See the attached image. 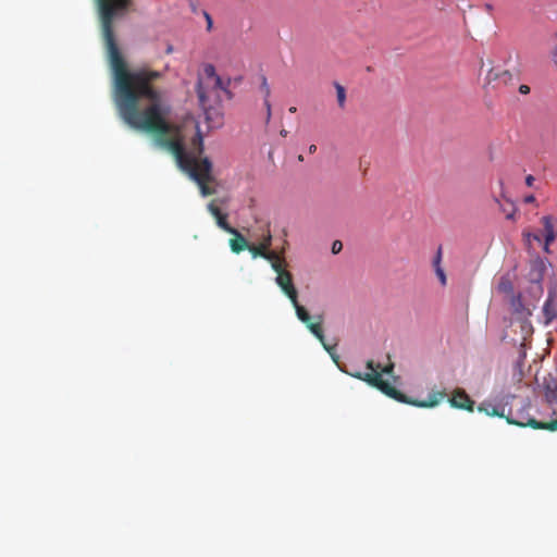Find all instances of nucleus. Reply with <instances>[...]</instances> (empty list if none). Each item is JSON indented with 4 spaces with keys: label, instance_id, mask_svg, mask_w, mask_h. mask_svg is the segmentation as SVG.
Returning a JSON list of instances; mask_svg holds the SVG:
<instances>
[{
    "label": "nucleus",
    "instance_id": "obj_1",
    "mask_svg": "<svg viewBox=\"0 0 557 557\" xmlns=\"http://www.w3.org/2000/svg\"><path fill=\"white\" fill-rule=\"evenodd\" d=\"M115 62L114 99L122 120L132 128L154 135L157 141L175 157L180 168L197 183L201 196L215 194L216 190L209 186L214 182L212 162L207 157L201 158L202 137L198 134L194 140L197 149L185 150L178 126L169 120L171 108L161 102L160 92L151 85L162 73L149 69L126 73L119 59L115 58Z\"/></svg>",
    "mask_w": 557,
    "mask_h": 557
},
{
    "label": "nucleus",
    "instance_id": "obj_2",
    "mask_svg": "<svg viewBox=\"0 0 557 557\" xmlns=\"http://www.w3.org/2000/svg\"><path fill=\"white\" fill-rule=\"evenodd\" d=\"M95 4L113 78H116L115 57L121 62L124 72L134 73V70L131 71L127 67V64L117 47L113 27L114 20L123 16L128 11L132 0H95Z\"/></svg>",
    "mask_w": 557,
    "mask_h": 557
},
{
    "label": "nucleus",
    "instance_id": "obj_3",
    "mask_svg": "<svg viewBox=\"0 0 557 557\" xmlns=\"http://www.w3.org/2000/svg\"><path fill=\"white\" fill-rule=\"evenodd\" d=\"M366 367L368 370H370V372L363 373L358 371L355 373H349V375L368 383L370 386L377 388L386 396L399 403L412 405L416 407L431 408L438 405L440 401L446 396L444 392H436L430 394L426 400H412L397 388L392 386L387 381L383 380V374L392 375L394 372V363L392 361L385 366H382L380 363H375L373 360H368Z\"/></svg>",
    "mask_w": 557,
    "mask_h": 557
},
{
    "label": "nucleus",
    "instance_id": "obj_4",
    "mask_svg": "<svg viewBox=\"0 0 557 557\" xmlns=\"http://www.w3.org/2000/svg\"><path fill=\"white\" fill-rule=\"evenodd\" d=\"M478 410L480 412H484L490 417H500L505 418L509 424L518 425V426H530L536 430H547V431H556L557 430V419L552 420L549 422H540L534 418H527L525 420H516L505 414V407H498L493 405L492 403H482Z\"/></svg>",
    "mask_w": 557,
    "mask_h": 557
},
{
    "label": "nucleus",
    "instance_id": "obj_5",
    "mask_svg": "<svg viewBox=\"0 0 557 557\" xmlns=\"http://www.w3.org/2000/svg\"><path fill=\"white\" fill-rule=\"evenodd\" d=\"M292 304L295 308L297 318L302 323L306 324L308 330L319 339V342L322 344L324 349L332 356L333 360L336 362L337 356L333 352L335 347L329 346L325 342V337H324V333H323V329H322L323 317L321 314L317 315L315 317L317 322H312L309 312L306 310L305 307H302L298 302V298H296V302H292Z\"/></svg>",
    "mask_w": 557,
    "mask_h": 557
},
{
    "label": "nucleus",
    "instance_id": "obj_6",
    "mask_svg": "<svg viewBox=\"0 0 557 557\" xmlns=\"http://www.w3.org/2000/svg\"><path fill=\"white\" fill-rule=\"evenodd\" d=\"M275 282L282 292L288 297L290 302H296V298H298V292L293 283L292 273L289 271L280 273V276H276L275 278Z\"/></svg>",
    "mask_w": 557,
    "mask_h": 557
},
{
    "label": "nucleus",
    "instance_id": "obj_7",
    "mask_svg": "<svg viewBox=\"0 0 557 557\" xmlns=\"http://www.w3.org/2000/svg\"><path fill=\"white\" fill-rule=\"evenodd\" d=\"M449 403L453 407L463 409L472 412L474 409V401L463 389H456L453 396L449 398Z\"/></svg>",
    "mask_w": 557,
    "mask_h": 557
},
{
    "label": "nucleus",
    "instance_id": "obj_8",
    "mask_svg": "<svg viewBox=\"0 0 557 557\" xmlns=\"http://www.w3.org/2000/svg\"><path fill=\"white\" fill-rule=\"evenodd\" d=\"M544 230V238L547 244H553L557 238V215H544L541 218Z\"/></svg>",
    "mask_w": 557,
    "mask_h": 557
},
{
    "label": "nucleus",
    "instance_id": "obj_9",
    "mask_svg": "<svg viewBox=\"0 0 557 557\" xmlns=\"http://www.w3.org/2000/svg\"><path fill=\"white\" fill-rule=\"evenodd\" d=\"M216 200H211L208 203V211L215 219V222L220 228L225 232H233V226H231L227 222V214L223 213L220 208L215 205Z\"/></svg>",
    "mask_w": 557,
    "mask_h": 557
},
{
    "label": "nucleus",
    "instance_id": "obj_10",
    "mask_svg": "<svg viewBox=\"0 0 557 557\" xmlns=\"http://www.w3.org/2000/svg\"><path fill=\"white\" fill-rule=\"evenodd\" d=\"M196 90H197V96H198L200 107L202 108V110L205 112L206 119L208 121H210L212 119L213 114L218 115V112L209 106L208 94H207V90L205 89V86L201 81H199L197 83Z\"/></svg>",
    "mask_w": 557,
    "mask_h": 557
},
{
    "label": "nucleus",
    "instance_id": "obj_11",
    "mask_svg": "<svg viewBox=\"0 0 557 557\" xmlns=\"http://www.w3.org/2000/svg\"><path fill=\"white\" fill-rule=\"evenodd\" d=\"M203 75L212 85L213 89H222L224 91H227L226 86L223 85L222 78L216 74L215 67L212 64L205 65Z\"/></svg>",
    "mask_w": 557,
    "mask_h": 557
},
{
    "label": "nucleus",
    "instance_id": "obj_12",
    "mask_svg": "<svg viewBox=\"0 0 557 557\" xmlns=\"http://www.w3.org/2000/svg\"><path fill=\"white\" fill-rule=\"evenodd\" d=\"M228 233L233 235V238L230 239V247L234 253H239L247 249V239L236 228L233 227V232Z\"/></svg>",
    "mask_w": 557,
    "mask_h": 557
},
{
    "label": "nucleus",
    "instance_id": "obj_13",
    "mask_svg": "<svg viewBox=\"0 0 557 557\" xmlns=\"http://www.w3.org/2000/svg\"><path fill=\"white\" fill-rule=\"evenodd\" d=\"M260 90H261V92L263 95L264 107L267 109V123H269V121L271 119V103H270V100H269L270 95H271V89H270V86L268 84V81H267L265 76L261 77Z\"/></svg>",
    "mask_w": 557,
    "mask_h": 557
},
{
    "label": "nucleus",
    "instance_id": "obj_14",
    "mask_svg": "<svg viewBox=\"0 0 557 557\" xmlns=\"http://www.w3.org/2000/svg\"><path fill=\"white\" fill-rule=\"evenodd\" d=\"M545 397L549 404H557V380L546 384Z\"/></svg>",
    "mask_w": 557,
    "mask_h": 557
},
{
    "label": "nucleus",
    "instance_id": "obj_15",
    "mask_svg": "<svg viewBox=\"0 0 557 557\" xmlns=\"http://www.w3.org/2000/svg\"><path fill=\"white\" fill-rule=\"evenodd\" d=\"M487 77L488 81L502 79L505 84L512 79V75L509 71L496 72L494 70H491L488 72Z\"/></svg>",
    "mask_w": 557,
    "mask_h": 557
},
{
    "label": "nucleus",
    "instance_id": "obj_16",
    "mask_svg": "<svg viewBox=\"0 0 557 557\" xmlns=\"http://www.w3.org/2000/svg\"><path fill=\"white\" fill-rule=\"evenodd\" d=\"M334 87L336 89V98H337L338 107L343 109V108H345V103H346V89L339 83H334Z\"/></svg>",
    "mask_w": 557,
    "mask_h": 557
},
{
    "label": "nucleus",
    "instance_id": "obj_17",
    "mask_svg": "<svg viewBox=\"0 0 557 557\" xmlns=\"http://www.w3.org/2000/svg\"><path fill=\"white\" fill-rule=\"evenodd\" d=\"M247 249L251 252L253 258L261 257L264 258L265 251H267V245H249Z\"/></svg>",
    "mask_w": 557,
    "mask_h": 557
},
{
    "label": "nucleus",
    "instance_id": "obj_18",
    "mask_svg": "<svg viewBox=\"0 0 557 557\" xmlns=\"http://www.w3.org/2000/svg\"><path fill=\"white\" fill-rule=\"evenodd\" d=\"M522 236H523V239H524V244L528 246V247H531V242L532 240H535V242H541V236L537 235V234H534V233H531L529 231H524L522 233Z\"/></svg>",
    "mask_w": 557,
    "mask_h": 557
},
{
    "label": "nucleus",
    "instance_id": "obj_19",
    "mask_svg": "<svg viewBox=\"0 0 557 557\" xmlns=\"http://www.w3.org/2000/svg\"><path fill=\"white\" fill-rule=\"evenodd\" d=\"M544 313H545L547 322H550L556 317V312H555L554 308L552 307V304L549 300H547L544 305Z\"/></svg>",
    "mask_w": 557,
    "mask_h": 557
},
{
    "label": "nucleus",
    "instance_id": "obj_20",
    "mask_svg": "<svg viewBox=\"0 0 557 557\" xmlns=\"http://www.w3.org/2000/svg\"><path fill=\"white\" fill-rule=\"evenodd\" d=\"M285 265H286V262H285L284 258L271 263V267L277 273V276H280V273L287 272V270H285Z\"/></svg>",
    "mask_w": 557,
    "mask_h": 557
},
{
    "label": "nucleus",
    "instance_id": "obj_21",
    "mask_svg": "<svg viewBox=\"0 0 557 557\" xmlns=\"http://www.w3.org/2000/svg\"><path fill=\"white\" fill-rule=\"evenodd\" d=\"M265 260L270 261L271 263L275 262V261H278L281 259H283V257H281L277 252L275 251H271L270 249H267L265 251V255H264V258Z\"/></svg>",
    "mask_w": 557,
    "mask_h": 557
},
{
    "label": "nucleus",
    "instance_id": "obj_22",
    "mask_svg": "<svg viewBox=\"0 0 557 557\" xmlns=\"http://www.w3.org/2000/svg\"><path fill=\"white\" fill-rule=\"evenodd\" d=\"M509 209L508 208H505V207H502V210L503 212L506 213V219L508 220H513L515 219V214H516V208L512 203H509Z\"/></svg>",
    "mask_w": 557,
    "mask_h": 557
},
{
    "label": "nucleus",
    "instance_id": "obj_23",
    "mask_svg": "<svg viewBox=\"0 0 557 557\" xmlns=\"http://www.w3.org/2000/svg\"><path fill=\"white\" fill-rule=\"evenodd\" d=\"M261 245H267V249H270L272 244V235L270 230L268 228L265 234L262 237V240L260 242Z\"/></svg>",
    "mask_w": 557,
    "mask_h": 557
},
{
    "label": "nucleus",
    "instance_id": "obj_24",
    "mask_svg": "<svg viewBox=\"0 0 557 557\" xmlns=\"http://www.w3.org/2000/svg\"><path fill=\"white\" fill-rule=\"evenodd\" d=\"M435 273H436V276L438 277L441 284L443 286H445L446 282H447V278H446V274H445L443 268L442 267H437V269H435Z\"/></svg>",
    "mask_w": 557,
    "mask_h": 557
},
{
    "label": "nucleus",
    "instance_id": "obj_25",
    "mask_svg": "<svg viewBox=\"0 0 557 557\" xmlns=\"http://www.w3.org/2000/svg\"><path fill=\"white\" fill-rule=\"evenodd\" d=\"M499 289L505 292V293H508L511 290V283L508 281V280H502V282L499 283Z\"/></svg>",
    "mask_w": 557,
    "mask_h": 557
},
{
    "label": "nucleus",
    "instance_id": "obj_26",
    "mask_svg": "<svg viewBox=\"0 0 557 557\" xmlns=\"http://www.w3.org/2000/svg\"><path fill=\"white\" fill-rule=\"evenodd\" d=\"M441 261H442V248L440 247L437 249L436 256L433 260L434 270L437 269V267H441Z\"/></svg>",
    "mask_w": 557,
    "mask_h": 557
},
{
    "label": "nucleus",
    "instance_id": "obj_27",
    "mask_svg": "<svg viewBox=\"0 0 557 557\" xmlns=\"http://www.w3.org/2000/svg\"><path fill=\"white\" fill-rule=\"evenodd\" d=\"M342 248H343V244L339 240H335L332 244V252L333 253H338L342 250Z\"/></svg>",
    "mask_w": 557,
    "mask_h": 557
},
{
    "label": "nucleus",
    "instance_id": "obj_28",
    "mask_svg": "<svg viewBox=\"0 0 557 557\" xmlns=\"http://www.w3.org/2000/svg\"><path fill=\"white\" fill-rule=\"evenodd\" d=\"M205 17H206V22H207V28L210 30L211 27H212V18L210 16L209 13L205 12L203 13Z\"/></svg>",
    "mask_w": 557,
    "mask_h": 557
},
{
    "label": "nucleus",
    "instance_id": "obj_29",
    "mask_svg": "<svg viewBox=\"0 0 557 557\" xmlns=\"http://www.w3.org/2000/svg\"><path fill=\"white\" fill-rule=\"evenodd\" d=\"M534 181H535V178H534V176H533V175H531V174H530V175H528V176L525 177V184H527V186L532 187V186H533Z\"/></svg>",
    "mask_w": 557,
    "mask_h": 557
},
{
    "label": "nucleus",
    "instance_id": "obj_30",
    "mask_svg": "<svg viewBox=\"0 0 557 557\" xmlns=\"http://www.w3.org/2000/svg\"><path fill=\"white\" fill-rule=\"evenodd\" d=\"M519 91L523 95H527L530 92V87L528 85H520Z\"/></svg>",
    "mask_w": 557,
    "mask_h": 557
},
{
    "label": "nucleus",
    "instance_id": "obj_31",
    "mask_svg": "<svg viewBox=\"0 0 557 557\" xmlns=\"http://www.w3.org/2000/svg\"><path fill=\"white\" fill-rule=\"evenodd\" d=\"M535 201V197L533 195H529L524 198V202L533 203Z\"/></svg>",
    "mask_w": 557,
    "mask_h": 557
},
{
    "label": "nucleus",
    "instance_id": "obj_32",
    "mask_svg": "<svg viewBox=\"0 0 557 557\" xmlns=\"http://www.w3.org/2000/svg\"><path fill=\"white\" fill-rule=\"evenodd\" d=\"M552 244H547L546 239L544 238V246H543V250L546 252V253H549L550 252V249H549V246Z\"/></svg>",
    "mask_w": 557,
    "mask_h": 557
},
{
    "label": "nucleus",
    "instance_id": "obj_33",
    "mask_svg": "<svg viewBox=\"0 0 557 557\" xmlns=\"http://www.w3.org/2000/svg\"><path fill=\"white\" fill-rule=\"evenodd\" d=\"M308 151H309V153H314L317 151V146L315 145H310L309 148H308Z\"/></svg>",
    "mask_w": 557,
    "mask_h": 557
},
{
    "label": "nucleus",
    "instance_id": "obj_34",
    "mask_svg": "<svg viewBox=\"0 0 557 557\" xmlns=\"http://www.w3.org/2000/svg\"><path fill=\"white\" fill-rule=\"evenodd\" d=\"M296 111H297L296 107H290V108H289V112H290V113H295Z\"/></svg>",
    "mask_w": 557,
    "mask_h": 557
},
{
    "label": "nucleus",
    "instance_id": "obj_35",
    "mask_svg": "<svg viewBox=\"0 0 557 557\" xmlns=\"http://www.w3.org/2000/svg\"><path fill=\"white\" fill-rule=\"evenodd\" d=\"M172 51H173L172 46H169V47L166 48V53H171Z\"/></svg>",
    "mask_w": 557,
    "mask_h": 557
},
{
    "label": "nucleus",
    "instance_id": "obj_36",
    "mask_svg": "<svg viewBox=\"0 0 557 557\" xmlns=\"http://www.w3.org/2000/svg\"><path fill=\"white\" fill-rule=\"evenodd\" d=\"M280 134L285 137L287 135V131L282 129Z\"/></svg>",
    "mask_w": 557,
    "mask_h": 557
},
{
    "label": "nucleus",
    "instance_id": "obj_37",
    "mask_svg": "<svg viewBox=\"0 0 557 557\" xmlns=\"http://www.w3.org/2000/svg\"><path fill=\"white\" fill-rule=\"evenodd\" d=\"M554 58H555V59L557 58V47H556V49H555V51H554Z\"/></svg>",
    "mask_w": 557,
    "mask_h": 557
},
{
    "label": "nucleus",
    "instance_id": "obj_38",
    "mask_svg": "<svg viewBox=\"0 0 557 557\" xmlns=\"http://www.w3.org/2000/svg\"><path fill=\"white\" fill-rule=\"evenodd\" d=\"M298 160H299V161H302V160H304V158H302V156H301V154H300V156H298Z\"/></svg>",
    "mask_w": 557,
    "mask_h": 557
},
{
    "label": "nucleus",
    "instance_id": "obj_39",
    "mask_svg": "<svg viewBox=\"0 0 557 557\" xmlns=\"http://www.w3.org/2000/svg\"><path fill=\"white\" fill-rule=\"evenodd\" d=\"M555 64L557 65V59H554Z\"/></svg>",
    "mask_w": 557,
    "mask_h": 557
}]
</instances>
